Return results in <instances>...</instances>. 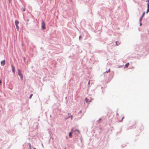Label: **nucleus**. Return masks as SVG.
Masks as SVG:
<instances>
[{
    "mask_svg": "<svg viewBox=\"0 0 149 149\" xmlns=\"http://www.w3.org/2000/svg\"><path fill=\"white\" fill-rule=\"evenodd\" d=\"M81 111H80V113H81Z\"/></svg>",
    "mask_w": 149,
    "mask_h": 149,
    "instance_id": "22",
    "label": "nucleus"
},
{
    "mask_svg": "<svg viewBox=\"0 0 149 149\" xmlns=\"http://www.w3.org/2000/svg\"><path fill=\"white\" fill-rule=\"evenodd\" d=\"M143 17H141V18H140V21L141 20H142V18H143Z\"/></svg>",
    "mask_w": 149,
    "mask_h": 149,
    "instance_id": "16",
    "label": "nucleus"
},
{
    "mask_svg": "<svg viewBox=\"0 0 149 149\" xmlns=\"http://www.w3.org/2000/svg\"><path fill=\"white\" fill-rule=\"evenodd\" d=\"M15 25H18V24L19 23V22L17 20H16L15 22Z\"/></svg>",
    "mask_w": 149,
    "mask_h": 149,
    "instance_id": "5",
    "label": "nucleus"
},
{
    "mask_svg": "<svg viewBox=\"0 0 149 149\" xmlns=\"http://www.w3.org/2000/svg\"><path fill=\"white\" fill-rule=\"evenodd\" d=\"M9 1H10V0H9Z\"/></svg>",
    "mask_w": 149,
    "mask_h": 149,
    "instance_id": "26",
    "label": "nucleus"
},
{
    "mask_svg": "<svg viewBox=\"0 0 149 149\" xmlns=\"http://www.w3.org/2000/svg\"><path fill=\"white\" fill-rule=\"evenodd\" d=\"M6 63L5 60H3L1 62V65H4Z\"/></svg>",
    "mask_w": 149,
    "mask_h": 149,
    "instance_id": "3",
    "label": "nucleus"
},
{
    "mask_svg": "<svg viewBox=\"0 0 149 149\" xmlns=\"http://www.w3.org/2000/svg\"><path fill=\"white\" fill-rule=\"evenodd\" d=\"M25 10L24 9H23V11H25Z\"/></svg>",
    "mask_w": 149,
    "mask_h": 149,
    "instance_id": "23",
    "label": "nucleus"
},
{
    "mask_svg": "<svg viewBox=\"0 0 149 149\" xmlns=\"http://www.w3.org/2000/svg\"><path fill=\"white\" fill-rule=\"evenodd\" d=\"M129 63H126L125 65V68H127L129 66Z\"/></svg>",
    "mask_w": 149,
    "mask_h": 149,
    "instance_id": "6",
    "label": "nucleus"
},
{
    "mask_svg": "<svg viewBox=\"0 0 149 149\" xmlns=\"http://www.w3.org/2000/svg\"><path fill=\"white\" fill-rule=\"evenodd\" d=\"M147 6H148V8H149V3H147Z\"/></svg>",
    "mask_w": 149,
    "mask_h": 149,
    "instance_id": "14",
    "label": "nucleus"
},
{
    "mask_svg": "<svg viewBox=\"0 0 149 149\" xmlns=\"http://www.w3.org/2000/svg\"><path fill=\"white\" fill-rule=\"evenodd\" d=\"M34 149H36L35 148H34Z\"/></svg>",
    "mask_w": 149,
    "mask_h": 149,
    "instance_id": "25",
    "label": "nucleus"
},
{
    "mask_svg": "<svg viewBox=\"0 0 149 149\" xmlns=\"http://www.w3.org/2000/svg\"><path fill=\"white\" fill-rule=\"evenodd\" d=\"M71 115V114L69 113H68V115Z\"/></svg>",
    "mask_w": 149,
    "mask_h": 149,
    "instance_id": "20",
    "label": "nucleus"
},
{
    "mask_svg": "<svg viewBox=\"0 0 149 149\" xmlns=\"http://www.w3.org/2000/svg\"><path fill=\"white\" fill-rule=\"evenodd\" d=\"M110 69H109L108 70V71H106V72H107V73H108L109 72H110Z\"/></svg>",
    "mask_w": 149,
    "mask_h": 149,
    "instance_id": "15",
    "label": "nucleus"
},
{
    "mask_svg": "<svg viewBox=\"0 0 149 149\" xmlns=\"http://www.w3.org/2000/svg\"><path fill=\"white\" fill-rule=\"evenodd\" d=\"M140 24V25H141V24Z\"/></svg>",
    "mask_w": 149,
    "mask_h": 149,
    "instance_id": "24",
    "label": "nucleus"
},
{
    "mask_svg": "<svg viewBox=\"0 0 149 149\" xmlns=\"http://www.w3.org/2000/svg\"><path fill=\"white\" fill-rule=\"evenodd\" d=\"M12 69L13 72H15V68L14 66L13 65H12Z\"/></svg>",
    "mask_w": 149,
    "mask_h": 149,
    "instance_id": "4",
    "label": "nucleus"
},
{
    "mask_svg": "<svg viewBox=\"0 0 149 149\" xmlns=\"http://www.w3.org/2000/svg\"><path fill=\"white\" fill-rule=\"evenodd\" d=\"M149 12V8H148V9L146 11V13H148V12Z\"/></svg>",
    "mask_w": 149,
    "mask_h": 149,
    "instance_id": "12",
    "label": "nucleus"
},
{
    "mask_svg": "<svg viewBox=\"0 0 149 149\" xmlns=\"http://www.w3.org/2000/svg\"><path fill=\"white\" fill-rule=\"evenodd\" d=\"M32 95H33V94H31V95H30V97H29V98H30V99H31V97H32Z\"/></svg>",
    "mask_w": 149,
    "mask_h": 149,
    "instance_id": "13",
    "label": "nucleus"
},
{
    "mask_svg": "<svg viewBox=\"0 0 149 149\" xmlns=\"http://www.w3.org/2000/svg\"><path fill=\"white\" fill-rule=\"evenodd\" d=\"M148 2V3H149V0H148L147 1H146V2Z\"/></svg>",
    "mask_w": 149,
    "mask_h": 149,
    "instance_id": "17",
    "label": "nucleus"
},
{
    "mask_svg": "<svg viewBox=\"0 0 149 149\" xmlns=\"http://www.w3.org/2000/svg\"><path fill=\"white\" fill-rule=\"evenodd\" d=\"M145 13L144 12L143 13L142 15V17H143V16H144V15H145Z\"/></svg>",
    "mask_w": 149,
    "mask_h": 149,
    "instance_id": "9",
    "label": "nucleus"
},
{
    "mask_svg": "<svg viewBox=\"0 0 149 149\" xmlns=\"http://www.w3.org/2000/svg\"><path fill=\"white\" fill-rule=\"evenodd\" d=\"M75 131H77V132H78V133H80V131H79V130H78V129H77V130H75Z\"/></svg>",
    "mask_w": 149,
    "mask_h": 149,
    "instance_id": "11",
    "label": "nucleus"
},
{
    "mask_svg": "<svg viewBox=\"0 0 149 149\" xmlns=\"http://www.w3.org/2000/svg\"><path fill=\"white\" fill-rule=\"evenodd\" d=\"M18 74L21 77V79L23 80V77L22 74L21 73V71L19 69L18 70Z\"/></svg>",
    "mask_w": 149,
    "mask_h": 149,
    "instance_id": "1",
    "label": "nucleus"
},
{
    "mask_svg": "<svg viewBox=\"0 0 149 149\" xmlns=\"http://www.w3.org/2000/svg\"><path fill=\"white\" fill-rule=\"evenodd\" d=\"M42 28L43 29H45V23L44 21H43L42 23Z\"/></svg>",
    "mask_w": 149,
    "mask_h": 149,
    "instance_id": "2",
    "label": "nucleus"
},
{
    "mask_svg": "<svg viewBox=\"0 0 149 149\" xmlns=\"http://www.w3.org/2000/svg\"><path fill=\"white\" fill-rule=\"evenodd\" d=\"M16 28H17V29L18 30L19 29V27L18 25H16Z\"/></svg>",
    "mask_w": 149,
    "mask_h": 149,
    "instance_id": "8",
    "label": "nucleus"
},
{
    "mask_svg": "<svg viewBox=\"0 0 149 149\" xmlns=\"http://www.w3.org/2000/svg\"><path fill=\"white\" fill-rule=\"evenodd\" d=\"M90 81H89V82H88V84H90Z\"/></svg>",
    "mask_w": 149,
    "mask_h": 149,
    "instance_id": "19",
    "label": "nucleus"
},
{
    "mask_svg": "<svg viewBox=\"0 0 149 149\" xmlns=\"http://www.w3.org/2000/svg\"><path fill=\"white\" fill-rule=\"evenodd\" d=\"M80 38H81V36H80L79 37V39H80Z\"/></svg>",
    "mask_w": 149,
    "mask_h": 149,
    "instance_id": "21",
    "label": "nucleus"
},
{
    "mask_svg": "<svg viewBox=\"0 0 149 149\" xmlns=\"http://www.w3.org/2000/svg\"><path fill=\"white\" fill-rule=\"evenodd\" d=\"M72 132H70L69 133V136L70 137H72Z\"/></svg>",
    "mask_w": 149,
    "mask_h": 149,
    "instance_id": "7",
    "label": "nucleus"
},
{
    "mask_svg": "<svg viewBox=\"0 0 149 149\" xmlns=\"http://www.w3.org/2000/svg\"><path fill=\"white\" fill-rule=\"evenodd\" d=\"M71 120H72V116H71Z\"/></svg>",
    "mask_w": 149,
    "mask_h": 149,
    "instance_id": "18",
    "label": "nucleus"
},
{
    "mask_svg": "<svg viewBox=\"0 0 149 149\" xmlns=\"http://www.w3.org/2000/svg\"><path fill=\"white\" fill-rule=\"evenodd\" d=\"M85 100H86V102L88 103V100L86 98H85Z\"/></svg>",
    "mask_w": 149,
    "mask_h": 149,
    "instance_id": "10",
    "label": "nucleus"
}]
</instances>
